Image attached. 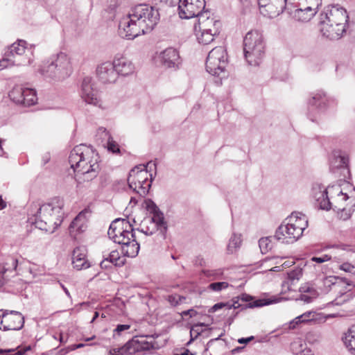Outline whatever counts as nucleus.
Wrapping results in <instances>:
<instances>
[{"mask_svg": "<svg viewBox=\"0 0 355 355\" xmlns=\"http://www.w3.org/2000/svg\"><path fill=\"white\" fill-rule=\"evenodd\" d=\"M239 343L240 344H247L249 342L247 340V338H241L238 340Z\"/></svg>", "mask_w": 355, "mask_h": 355, "instance_id": "0e129e2a", "label": "nucleus"}, {"mask_svg": "<svg viewBox=\"0 0 355 355\" xmlns=\"http://www.w3.org/2000/svg\"><path fill=\"white\" fill-rule=\"evenodd\" d=\"M185 297L183 296H180L179 295H170L167 297L168 302L170 303L171 306H175L179 304H181L184 300H185Z\"/></svg>", "mask_w": 355, "mask_h": 355, "instance_id": "49530a36", "label": "nucleus"}, {"mask_svg": "<svg viewBox=\"0 0 355 355\" xmlns=\"http://www.w3.org/2000/svg\"><path fill=\"white\" fill-rule=\"evenodd\" d=\"M146 337L148 336H136L123 347L112 349L110 353L111 355H132L148 352L153 347V345L146 340Z\"/></svg>", "mask_w": 355, "mask_h": 355, "instance_id": "9b49d317", "label": "nucleus"}, {"mask_svg": "<svg viewBox=\"0 0 355 355\" xmlns=\"http://www.w3.org/2000/svg\"><path fill=\"white\" fill-rule=\"evenodd\" d=\"M167 230L168 226L164 220V214H157L156 216H153L150 218L145 220L139 231L147 236H151L155 232H159L161 237L164 239Z\"/></svg>", "mask_w": 355, "mask_h": 355, "instance_id": "4468645a", "label": "nucleus"}, {"mask_svg": "<svg viewBox=\"0 0 355 355\" xmlns=\"http://www.w3.org/2000/svg\"><path fill=\"white\" fill-rule=\"evenodd\" d=\"M158 58L161 64L166 69L176 70L181 63L179 52L172 47L160 52Z\"/></svg>", "mask_w": 355, "mask_h": 355, "instance_id": "412c9836", "label": "nucleus"}, {"mask_svg": "<svg viewBox=\"0 0 355 355\" xmlns=\"http://www.w3.org/2000/svg\"><path fill=\"white\" fill-rule=\"evenodd\" d=\"M293 13L290 14L296 20L300 21H309L311 20L316 13L313 12V9H308L304 6V1H300L297 4L292 2Z\"/></svg>", "mask_w": 355, "mask_h": 355, "instance_id": "bb28decb", "label": "nucleus"}, {"mask_svg": "<svg viewBox=\"0 0 355 355\" xmlns=\"http://www.w3.org/2000/svg\"><path fill=\"white\" fill-rule=\"evenodd\" d=\"M33 62V59H31V58H29L26 61L24 60L22 62H21L19 64H31Z\"/></svg>", "mask_w": 355, "mask_h": 355, "instance_id": "69168bd1", "label": "nucleus"}, {"mask_svg": "<svg viewBox=\"0 0 355 355\" xmlns=\"http://www.w3.org/2000/svg\"><path fill=\"white\" fill-rule=\"evenodd\" d=\"M338 278L336 277H329L325 279L324 284H331L333 285H335L336 282H333V280H336Z\"/></svg>", "mask_w": 355, "mask_h": 355, "instance_id": "bf43d9fd", "label": "nucleus"}, {"mask_svg": "<svg viewBox=\"0 0 355 355\" xmlns=\"http://www.w3.org/2000/svg\"><path fill=\"white\" fill-rule=\"evenodd\" d=\"M208 324H206L203 322H199L195 324L192 326L190 330V336L191 337H193L194 338H197L201 334L205 331V329H202L203 327H207Z\"/></svg>", "mask_w": 355, "mask_h": 355, "instance_id": "79ce46f5", "label": "nucleus"}, {"mask_svg": "<svg viewBox=\"0 0 355 355\" xmlns=\"http://www.w3.org/2000/svg\"><path fill=\"white\" fill-rule=\"evenodd\" d=\"M205 7V0H179V16L182 19L198 17Z\"/></svg>", "mask_w": 355, "mask_h": 355, "instance_id": "ddd939ff", "label": "nucleus"}, {"mask_svg": "<svg viewBox=\"0 0 355 355\" xmlns=\"http://www.w3.org/2000/svg\"><path fill=\"white\" fill-rule=\"evenodd\" d=\"M291 349L294 355L305 354V351H309L305 342L300 339L294 340L291 344Z\"/></svg>", "mask_w": 355, "mask_h": 355, "instance_id": "c9c22d12", "label": "nucleus"}, {"mask_svg": "<svg viewBox=\"0 0 355 355\" xmlns=\"http://www.w3.org/2000/svg\"><path fill=\"white\" fill-rule=\"evenodd\" d=\"M89 216L90 211L85 209L72 220L69 227V232L72 237L76 238L77 234L83 233L86 230Z\"/></svg>", "mask_w": 355, "mask_h": 355, "instance_id": "5701e85b", "label": "nucleus"}, {"mask_svg": "<svg viewBox=\"0 0 355 355\" xmlns=\"http://www.w3.org/2000/svg\"><path fill=\"white\" fill-rule=\"evenodd\" d=\"M31 349L30 345L16 349L2 350L0 349V355H24L25 353Z\"/></svg>", "mask_w": 355, "mask_h": 355, "instance_id": "ea45409f", "label": "nucleus"}, {"mask_svg": "<svg viewBox=\"0 0 355 355\" xmlns=\"http://www.w3.org/2000/svg\"><path fill=\"white\" fill-rule=\"evenodd\" d=\"M304 1V6L308 9H313V12L317 13L319 6L322 4V0H300Z\"/></svg>", "mask_w": 355, "mask_h": 355, "instance_id": "37998d69", "label": "nucleus"}, {"mask_svg": "<svg viewBox=\"0 0 355 355\" xmlns=\"http://www.w3.org/2000/svg\"><path fill=\"white\" fill-rule=\"evenodd\" d=\"M345 346L352 355H355V324L351 326L343 337Z\"/></svg>", "mask_w": 355, "mask_h": 355, "instance_id": "2f4dec72", "label": "nucleus"}, {"mask_svg": "<svg viewBox=\"0 0 355 355\" xmlns=\"http://www.w3.org/2000/svg\"><path fill=\"white\" fill-rule=\"evenodd\" d=\"M62 207L63 202L60 199L43 204L31 214L28 222L41 230L53 233L63 220Z\"/></svg>", "mask_w": 355, "mask_h": 355, "instance_id": "7ed1b4c3", "label": "nucleus"}, {"mask_svg": "<svg viewBox=\"0 0 355 355\" xmlns=\"http://www.w3.org/2000/svg\"><path fill=\"white\" fill-rule=\"evenodd\" d=\"M71 168L76 173L75 180L78 186L95 178L100 171L99 157L91 147L85 144L76 146L69 157Z\"/></svg>", "mask_w": 355, "mask_h": 355, "instance_id": "f03ea898", "label": "nucleus"}, {"mask_svg": "<svg viewBox=\"0 0 355 355\" xmlns=\"http://www.w3.org/2000/svg\"><path fill=\"white\" fill-rule=\"evenodd\" d=\"M259 245L263 254L267 253L272 249L271 237H263L259 239Z\"/></svg>", "mask_w": 355, "mask_h": 355, "instance_id": "a19ab883", "label": "nucleus"}, {"mask_svg": "<svg viewBox=\"0 0 355 355\" xmlns=\"http://www.w3.org/2000/svg\"><path fill=\"white\" fill-rule=\"evenodd\" d=\"M286 220L288 223L282 224L276 230L275 238L283 243H293L302 236L308 226V219L302 213L293 212Z\"/></svg>", "mask_w": 355, "mask_h": 355, "instance_id": "423d86ee", "label": "nucleus"}, {"mask_svg": "<svg viewBox=\"0 0 355 355\" xmlns=\"http://www.w3.org/2000/svg\"><path fill=\"white\" fill-rule=\"evenodd\" d=\"M202 272L205 276L212 278V279H218L223 275V270L221 269L203 270Z\"/></svg>", "mask_w": 355, "mask_h": 355, "instance_id": "a18cd8bd", "label": "nucleus"}, {"mask_svg": "<svg viewBox=\"0 0 355 355\" xmlns=\"http://www.w3.org/2000/svg\"><path fill=\"white\" fill-rule=\"evenodd\" d=\"M316 316H317L316 312L306 311V312L304 313L303 314L300 315V318L302 319V322H304V323H306L315 320L317 319Z\"/></svg>", "mask_w": 355, "mask_h": 355, "instance_id": "de8ad7c7", "label": "nucleus"}, {"mask_svg": "<svg viewBox=\"0 0 355 355\" xmlns=\"http://www.w3.org/2000/svg\"><path fill=\"white\" fill-rule=\"evenodd\" d=\"M294 262L293 261H285L283 264H282V266L286 268V267H289L291 266L292 264H293Z\"/></svg>", "mask_w": 355, "mask_h": 355, "instance_id": "338daca9", "label": "nucleus"}, {"mask_svg": "<svg viewBox=\"0 0 355 355\" xmlns=\"http://www.w3.org/2000/svg\"><path fill=\"white\" fill-rule=\"evenodd\" d=\"M156 167L153 162L147 165L137 166L129 173L128 183L129 188L137 193L140 197H144L149 191L153 181V175L149 174L147 168Z\"/></svg>", "mask_w": 355, "mask_h": 355, "instance_id": "0eeeda50", "label": "nucleus"}, {"mask_svg": "<svg viewBox=\"0 0 355 355\" xmlns=\"http://www.w3.org/2000/svg\"><path fill=\"white\" fill-rule=\"evenodd\" d=\"M227 55L225 47L216 46L209 51L206 60V70L212 76H220L225 73Z\"/></svg>", "mask_w": 355, "mask_h": 355, "instance_id": "9d476101", "label": "nucleus"}, {"mask_svg": "<svg viewBox=\"0 0 355 355\" xmlns=\"http://www.w3.org/2000/svg\"><path fill=\"white\" fill-rule=\"evenodd\" d=\"M130 328V325L129 324H118L114 331L120 334L122 331L128 330Z\"/></svg>", "mask_w": 355, "mask_h": 355, "instance_id": "5fc2aeb1", "label": "nucleus"}, {"mask_svg": "<svg viewBox=\"0 0 355 355\" xmlns=\"http://www.w3.org/2000/svg\"><path fill=\"white\" fill-rule=\"evenodd\" d=\"M221 23L220 21L210 17V12L205 11L203 12L198 18V25H195V31H208L213 33L214 35H218L220 33Z\"/></svg>", "mask_w": 355, "mask_h": 355, "instance_id": "6ab92c4d", "label": "nucleus"}, {"mask_svg": "<svg viewBox=\"0 0 355 355\" xmlns=\"http://www.w3.org/2000/svg\"><path fill=\"white\" fill-rule=\"evenodd\" d=\"M147 209L149 211L153 214V216H156L157 214H163L160 211L157 206L150 200H148L146 202Z\"/></svg>", "mask_w": 355, "mask_h": 355, "instance_id": "8fccbe9b", "label": "nucleus"}, {"mask_svg": "<svg viewBox=\"0 0 355 355\" xmlns=\"http://www.w3.org/2000/svg\"><path fill=\"white\" fill-rule=\"evenodd\" d=\"M354 268L355 267L349 263H344L340 266V269L347 272H353Z\"/></svg>", "mask_w": 355, "mask_h": 355, "instance_id": "864d4df0", "label": "nucleus"}, {"mask_svg": "<svg viewBox=\"0 0 355 355\" xmlns=\"http://www.w3.org/2000/svg\"><path fill=\"white\" fill-rule=\"evenodd\" d=\"M309 105L315 106L320 110L324 111L329 108H334L337 105V101L331 96H327L322 91H318L312 94L308 102Z\"/></svg>", "mask_w": 355, "mask_h": 355, "instance_id": "4be33fe9", "label": "nucleus"}, {"mask_svg": "<svg viewBox=\"0 0 355 355\" xmlns=\"http://www.w3.org/2000/svg\"><path fill=\"white\" fill-rule=\"evenodd\" d=\"M176 355H195L194 354L190 352L189 349H186L184 353L181 354H176Z\"/></svg>", "mask_w": 355, "mask_h": 355, "instance_id": "774afa93", "label": "nucleus"}, {"mask_svg": "<svg viewBox=\"0 0 355 355\" xmlns=\"http://www.w3.org/2000/svg\"><path fill=\"white\" fill-rule=\"evenodd\" d=\"M26 87L21 86L15 87L9 93L10 98L17 104L23 105L24 102V94Z\"/></svg>", "mask_w": 355, "mask_h": 355, "instance_id": "f704fd0d", "label": "nucleus"}, {"mask_svg": "<svg viewBox=\"0 0 355 355\" xmlns=\"http://www.w3.org/2000/svg\"><path fill=\"white\" fill-rule=\"evenodd\" d=\"M98 135H101L103 139H107V148L108 151L113 153H120L119 144L113 139L110 132L105 128H100L98 130Z\"/></svg>", "mask_w": 355, "mask_h": 355, "instance_id": "473e14b6", "label": "nucleus"}, {"mask_svg": "<svg viewBox=\"0 0 355 355\" xmlns=\"http://www.w3.org/2000/svg\"><path fill=\"white\" fill-rule=\"evenodd\" d=\"M301 323H304V322H302V319L300 318V315H299L290 322L289 329H294L297 328V327Z\"/></svg>", "mask_w": 355, "mask_h": 355, "instance_id": "603ef678", "label": "nucleus"}, {"mask_svg": "<svg viewBox=\"0 0 355 355\" xmlns=\"http://www.w3.org/2000/svg\"><path fill=\"white\" fill-rule=\"evenodd\" d=\"M37 101L36 92L33 89L27 88L25 89L24 102L23 105L31 106L36 103Z\"/></svg>", "mask_w": 355, "mask_h": 355, "instance_id": "58836bf2", "label": "nucleus"}, {"mask_svg": "<svg viewBox=\"0 0 355 355\" xmlns=\"http://www.w3.org/2000/svg\"><path fill=\"white\" fill-rule=\"evenodd\" d=\"M281 298L273 297L272 298H263L253 300L252 296L243 293L241 295L233 297L231 302H220L214 304L209 309V313H214L223 307H227L228 309L234 308V309L241 308V309H246L248 308L261 307L272 304L279 302Z\"/></svg>", "mask_w": 355, "mask_h": 355, "instance_id": "1a4fd4ad", "label": "nucleus"}, {"mask_svg": "<svg viewBox=\"0 0 355 355\" xmlns=\"http://www.w3.org/2000/svg\"><path fill=\"white\" fill-rule=\"evenodd\" d=\"M348 15L346 10L342 7L329 6L320 14V30L327 38H336L338 33L334 32L332 24L338 26L336 31H347Z\"/></svg>", "mask_w": 355, "mask_h": 355, "instance_id": "39448f33", "label": "nucleus"}, {"mask_svg": "<svg viewBox=\"0 0 355 355\" xmlns=\"http://www.w3.org/2000/svg\"><path fill=\"white\" fill-rule=\"evenodd\" d=\"M302 275V271L300 268H296L288 273V279L293 282L295 280H299Z\"/></svg>", "mask_w": 355, "mask_h": 355, "instance_id": "09e8293b", "label": "nucleus"}, {"mask_svg": "<svg viewBox=\"0 0 355 355\" xmlns=\"http://www.w3.org/2000/svg\"><path fill=\"white\" fill-rule=\"evenodd\" d=\"M96 75L98 80L103 84L116 83L119 76L112 62H104L96 68Z\"/></svg>", "mask_w": 355, "mask_h": 355, "instance_id": "aec40b11", "label": "nucleus"}, {"mask_svg": "<svg viewBox=\"0 0 355 355\" xmlns=\"http://www.w3.org/2000/svg\"><path fill=\"white\" fill-rule=\"evenodd\" d=\"M38 71L49 82L62 81L72 73L71 57L62 51L53 54L42 62Z\"/></svg>", "mask_w": 355, "mask_h": 355, "instance_id": "20e7f679", "label": "nucleus"}, {"mask_svg": "<svg viewBox=\"0 0 355 355\" xmlns=\"http://www.w3.org/2000/svg\"><path fill=\"white\" fill-rule=\"evenodd\" d=\"M112 62L118 73V76H128L135 71L133 63L121 54H116Z\"/></svg>", "mask_w": 355, "mask_h": 355, "instance_id": "b1692460", "label": "nucleus"}, {"mask_svg": "<svg viewBox=\"0 0 355 355\" xmlns=\"http://www.w3.org/2000/svg\"><path fill=\"white\" fill-rule=\"evenodd\" d=\"M159 18V12L156 8L147 4L137 5L120 21V34L127 40H133L151 31L158 24Z\"/></svg>", "mask_w": 355, "mask_h": 355, "instance_id": "f257e3e1", "label": "nucleus"}, {"mask_svg": "<svg viewBox=\"0 0 355 355\" xmlns=\"http://www.w3.org/2000/svg\"><path fill=\"white\" fill-rule=\"evenodd\" d=\"M122 253L128 257H135L139 251V244L135 239L134 233H128L126 237L121 240Z\"/></svg>", "mask_w": 355, "mask_h": 355, "instance_id": "393cba45", "label": "nucleus"}, {"mask_svg": "<svg viewBox=\"0 0 355 355\" xmlns=\"http://www.w3.org/2000/svg\"><path fill=\"white\" fill-rule=\"evenodd\" d=\"M242 242L241 235L234 233L230 239L227 250L229 253H234L241 246Z\"/></svg>", "mask_w": 355, "mask_h": 355, "instance_id": "4c0bfd02", "label": "nucleus"}, {"mask_svg": "<svg viewBox=\"0 0 355 355\" xmlns=\"http://www.w3.org/2000/svg\"><path fill=\"white\" fill-rule=\"evenodd\" d=\"M263 36L257 31H249L243 40L245 58L250 65H259L264 55Z\"/></svg>", "mask_w": 355, "mask_h": 355, "instance_id": "6e6552de", "label": "nucleus"}, {"mask_svg": "<svg viewBox=\"0 0 355 355\" xmlns=\"http://www.w3.org/2000/svg\"><path fill=\"white\" fill-rule=\"evenodd\" d=\"M17 263V259L10 255L3 257L0 261V287L16 275Z\"/></svg>", "mask_w": 355, "mask_h": 355, "instance_id": "dca6fc26", "label": "nucleus"}, {"mask_svg": "<svg viewBox=\"0 0 355 355\" xmlns=\"http://www.w3.org/2000/svg\"><path fill=\"white\" fill-rule=\"evenodd\" d=\"M195 264L200 266H205V260L201 256H198L195 259Z\"/></svg>", "mask_w": 355, "mask_h": 355, "instance_id": "13d9d810", "label": "nucleus"}, {"mask_svg": "<svg viewBox=\"0 0 355 355\" xmlns=\"http://www.w3.org/2000/svg\"><path fill=\"white\" fill-rule=\"evenodd\" d=\"M302 292L300 299L304 301L305 303H310L312 300L317 297L318 293L312 286L309 285H305L300 288Z\"/></svg>", "mask_w": 355, "mask_h": 355, "instance_id": "72a5a7b5", "label": "nucleus"}, {"mask_svg": "<svg viewBox=\"0 0 355 355\" xmlns=\"http://www.w3.org/2000/svg\"><path fill=\"white\" fill-rule=\"evenodd\" d=\"M196 314H197V311L193 309H189L187 311H184L182 313V315H184V316L189 315L190 318H193V317L196 316Z\"/></svg>", "mask_w": 355, "mask_h": 355, "instance_id": "4d7b16f0", "label": "nucleus"}, {"mask_svg": "<svg viewBox=\"0 0 355 355\" xmlns=\"http://www.w3.org/2000/svg\"><path fill=\"white\" fill-rule=\"evenodd\" d=\"M349 162V155L346 153H335L331 160V166L334 168L340 170L344 179L349 178L350 171Z\"/></svg>", "mask_w": 355, "mask_h": 355, "instance_id": "a878e982", "label": "nucleus"}, {"mask_svg": "<svg viewBox=\"0 0 355 355\" xmlns=\"http://www.w3.org/2000/svg\"><path fill=\"white\" fill-rule=\"evenodd\" d=\"M331 259V256L328 255V254H323L322 256L321 257H313L311 258V261H314V262H316V263H324L325 261H327Z\"/></svg>", "mask_w": 355, "mask_h": 355, "instance_id": "3c124183", "label": "nucleus"}, {"mask_svg": "<svg viewBox=\"0 0 355 355\" xmlns=\"http://www.w3.org/2000/svg\"><path fill=\"white\" fill-rule=\"evenodd\" d=\"M26 42L24 40H19L18 42L13 43L9 46L7 51L5 53V58L0 61V67H6V65L1 63L6 61H12V58H15L16 56H21L26 52ZM17 60H12V62H15Z\"/></svg>", "mask_w": 355, "mask_h": 355, "instance_id": "c756f323", "label": "nucleus"}, {"mask_svg": "<svg viewBox=\"0 0 355 355\" xmlns=\"http://www.w3.org/2000/svg\"><path fill=\"white\" fill-rule=\"evenodd\" d=\"M87 250L84 246L76 248L72 253V264L77 270L88 268L89 263L86 259Z\"/></svg>", "mask_w": 355, "mask_h": 355, "instance_id": "7c9ffc66", "label": "nucleus"}, {"mask_svg": "<svg viewBox=\"0 0 355 355\" xmlns=\"http://www.w3.org/2000/svg\"><path fill=\"white\" fill-rule=\"evenodd\" d=\"M50 159H51V157H50L49 153H46L45 155H44V156L42 157L43 165L46 164L49 162Z\"/></svg>", "mask_w": 355, "mask_h": 355, "instance_id": "052dcab7", "label": "nucleus"}, {"mask_svg": "<svg viewBox=\"0 0 355 355\" xmlns=\"http://www.w3.org/2000/svg\"><path fill=\"white\" fill-rule=\"evenodd\" d=\"M103 260L100 263L101 268L107 269L111 265L121 267L125 264V259L121 257L117 250H112L111 252L104 251L103 252Z\"/></svg>", "mask_w": 355, "mask_h": 355, "instance_id": "cd10ccee", "label": "nucleus"}, {"mask_svg": "<svg viewBox=\"0 0 355 355\" xmlns=\"http://www.w3.org/2000/svg\"><path fill=\"white\" fill-rule=\"evenodd\" d=\"M261 12L268 17L272 18L279 15L284 11L288 14L293 13L292 2L287 0H259Z\"/></svg>", "mask_w": 355, "mask_h": 355, "instance_id": "f8f14e48", "label": "nucleus"}, {"mask_svg": "<svg viewBox=\"0 0 355 355\" xmlns=\"http://www.w3.org/2000/svg\"><path fill=\"white\" fill-rule=\"evenodd\" d=\"M132 225L126 219H115L110 225L107 232L109 238L114 243L120 244L123 237L128 233H133Z\"/></svg>", "mask_w": 355, "mask_h": 355, "instance_id": "2eb2a0df", "label": "nucleus"}, {"mask_svg": "<svg viewBox=\"0 0 355 355\" xmlns=\"http://www.w3.org/2000/svg\"><path fill=\"white\" fill-rule=\"evenodd\" d=\"M338 26H336V25L335 24H332V26H331V28L332 30H334V32H335V31L338 30ZM336 33H338V37H336V38H329V40H339L340 38H341L343 35L345 33H346V31H336Z\"/></svg>", "mask_w": 355, "mask_h": 355, "instance_id": "6e6d98bb", "label": "nucleus"}, {"mask_svg": "<svg viewBox=\"0 0 355 355\" xmlns=\"http://www.w3.org/2000/svg\"><path fill=\"white\" fill-rule=\"evenodd\" d=\"M81 98L87 104L99 105L98 92L92 78L85 77L83 80L80 92Z\"/></svg>", "mask_w": 355, "mask_h": 355, "instance_id": "f3484780", "label": "nucleus"}, {"mask_svg": "<svg viewBox=\"0 0 355 355\" xmlns=\"http://www.w3.org/2000/svg\"><path fill=\"white\" fill-rule=\"evenodd\" d=\"M313 195L318 202L320 209L329 210L331 209V202L328 198L327 189L321 185L316 184L313 187Z\"/></svg>", "mask_w": 355, "mask_h": 355, "instance_id": "c85d7f7f", "label": "nucleus"}, {"mask_svg": "<svg viewBox=\"0 0 355 355\" xmlns=\"http://www.w3.org/2000/svg\"><path fill=\"white\" fill-rule=\"evenodd\" d=\"M229 286V284L226 282H220L211 283L208 286V289L213 291L219 292L223 289L227 288Z\"/></svg>", "mask_w": 355, "mask_h": 355, "instance_id": "c03bdc74", "label": "nucleus"}, {"mask_svg": "<svg viewBox=\"0 0 355 355\" xmlns=\"http://www.w3.org/2000/svg\"><path fill=\"white\" fill-rule=\"evenodd\" d=\"M217 35H214L213 33H210L208 31H198L196 32V37L200 44L207 45L214 41V37Z\"/></svg>", "mask_w": 355, "mask_h": 355, "instance_id": "e433bc0d", "label": "nucleus"}, {"mask_svg": "<svg viewBox=\"0 0 355 355\" xmlns=\"http://www.w3.org/2000/svg\"><path fill=\"white\" fill-rule=\"evenodd\" d=\"M24 318L20 312L6 310L2 313V327L3 331H17L24 327Z\"/></svg>", "mask_w": 355, "mask_h": 355, "instance_id": "a211bd4d", "label": "nucleus"}, {"mask_svg": "<svg viewBox=\"0 0 355 355\" xmlns=\"http://www.w3.org/2000/svg\"><path fill=\"white\" fill-rule=\"evenodd\" d=\"M6 206V202L2 198V196L0 195V210L5 209Z\"/></svg>", "mask_w": 355, "mask_h": 355, "instance_id": "680f3d73", "label": "nucleus"}, {"mask_svg": "<svg viewBox=\"0 0 355 355\" xmlns=\"http://www.w3.org/2000/svg\"><path fill=\"white\" fill-rule=\"evenodd\" d=\"M86 345H87L85 344V343L75 344V345H71V350H74V349H78V348L83 347H85Z\"/></svg>", "mask_w": 355, "mask_h": 355, "instance_id": "e2e57ef3", "label": "nucleus"}]
</instances>
